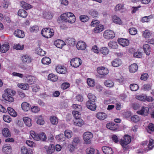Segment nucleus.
<instances>
[{
	"label": "nucleus",
	"mask_w": 154,
	"mask_h": 154,
	"mask_svg": "<svg viewBox=\"0 0 154 154\" xmlns=\"http://www.w3.org/2000/svg\"><path fill=\"white\" fill-rule=\"evenodd\" d=\"M60 17L62 20L65 22L72 23L75 22V17L74 14L71 12L65 13L61 15Z\"/></svg>",
	"instance_id": "nucleus-1"
},
{
	"label": "nucleus",
	"mask_w": 154,
	"mask_h": 154,
	"mask_svg": "<svg viewBox=\"0 0 154 154\" xmlns=\"http://www.w3.org/2000/svg\"><path fill=\"white\" fill-rule=\"evenodd\" d=\"M5 93L2 95V97L6 100L10 102H12L14 100L12 96L15 94V92L9 89H6L5 90Z\"/></svg>",
	"instance_id": "nucleus-2"
},
{
	"label": "nucleus",
	"mask_w": 154,
	"mask_h": 154,
	"mask_svg": "<svg viewBox=\"0 0 154 154\" xmlns=\"http://www.w3.org/2000/svg\"><path fill=\"white\" fill-rule=\"evenodd\" d=\"M131 141V137L128 135H125V136L120 141V144L122 146L123 149H126L127 148V145Z\"/></svg>",
	"instance_id": "nucleus-3"
},
{
	"label": "nucleus",
	"mask_w": 154,
	"mask_h": 154,
	"mask_svg": "<svg viewBox=\"0 0 154 154\" xmlns=\"http://www.w3.org/2000/svg\"><path fill=\"white\" fill-rule=\"evenodd\" d=\"M54 31L53 29L45 28L42 30V34L44 37L49 38L51 37L54 35Z\"/></svg>",
	"instance_id": "nucleus-4"
},
{
	"label": "nucleus",
	"mask_w": 154,
	"mask_h": 154,
	"mask_svg": "<svg viewBox=\"0 0 154 154\" xmlns=\"http://www.w3.org/2000/svg\"><path fill=\"white\" fill-rule=\"evenodd\" d=\"M83 138L86 144H89L91 142V139L93 137V134L90 132H86L83 135Z\"/></svg>",
	"instance_id": "nucleus-5"
},
{
	"label": "nucleus",
	"mask_w": 154,
	"mask_h": 154,
	"mask_svg": "<svg viewBox=\"0 0 154 154\" xmlns=\"http://www.w3.org/2000/svg\"><path fill=\"white\" fill-rule=\"evenodd\" d=\"M71 65L73 67L77 68L79 67L82 63V60L78 58L72 59L70 61Z\"/></svg>",
	"instance_id": "nucleus-6"
},
{
	"label": "nucleus",
	"mask_w": 154,
	"mask_h": 154,
	"mask_svg": "<svg viewBox=\"0 0 154 154\" xmlns=\"http://www.w3.org/2000/svg\"><path fill=\"white\" fill-rule=\"evenodd\" d=\"M103 36L106 39L113 38L115 36V34L112 31L106 30L104 32Z\"/></svg>",
	"instance_id": "nucleus-7"
},
{
	"label": "nucleus",
	"mask_w": 154,
	"mask_h": 154,
	"mask_svg": "<svg viewBox=\"0 0 154 154\" xmlns=\"http://www.w3.org/2000/svg\"><path fill=\"white\" fill-rule=\"evenodd\" d=\"M2 152L7 154H10L12 151V148L9 145L5 144L2 148Z\"/></svg>",
	"instance_id": "nucleus-8"
},
{
	"label": "nucleus",
	"mask_w": 154,
	"mask_h": 154,
	"mask_svg": "<svg viewBox=\"0 0 154 154\" xmlns=\"http://www.w3.org/2000/svg\"><path fill=\"white\" fill-rule=\"evenodd\" d=\"M76 47L78 50H84L86 48V45L85 42L80 41L78 42Z\"/></svg>",
	"instance_id": "nucleus-9"
},
{
	"label": "nucleus",
	"mask_w": 154,
	"mask_h": 154,
	"mask_svg": "<svg viewBox=\"0 0 154 154\" xmlns=\"http://www.w3.org/2000/svg\"><path fill=\"white\" fill-rule=\"evenodd\" d=\"M97 72L98 73L101 75H105L108 72V70L106 68L103 67H99L97 68Z\"/></svg>",
	"instance_id": "nucleus-10"
},
{
	"label": "nucleus",
	"mask_w": 154,
	"mask_h": 154,
	"mask_svg": "<svg viewBox=\"0 0 154 154\" xmlns=\"http://www.w3.org/2000/svg\"><path fill=\"white\" fill-rule=\"evenodd\" d=\"M47 154H52L55 151V146L53 144H51L49 146L45 147Z\"/></svg>",
	"instance_id": "nucleus-11"
},
{
	"label": "nucleus",
	"mask_w": 154,
	"mask_h": 154,
	"mask_svg": "<svg viewBox=\"0 0 154 154\" xmlns=\"http://www.w3.org/2000/svg\"><path fill=\"white\" fill-rule=\"evenodd\" d=\"M106 127L108 129L112 131H115L118 128V124L113 122L107 124Z\"/></svg>",
	"instance_id": "nucleus-12"
},
{
	"label": "nucleus",
	"mask_w": 154,
	"mask_h": 154,
	"mask_svg": "<svg viewBox=\"0 0 154 154\" xmlns=\"http://www.w3.org/2000/svg\"><path fill=\"white\" fill-rule=\"evenodd\" d=\"M14 34L15 36L19 38H23L25 36L24 32L23 30L20 29L15 30Z\"/></svg>",
	"instance_id": "nucleus-13"
},
{
	"label": "nucleus",
	"mask_w": 154,
	"mask_h": 154,
	"mask_svg": "<svg viewBox=\"0 0 154 154\" xmlns=\"http://www.w3.org/2000/svg\"><path fill=\"white\" fill-rule=\"evenodd\" d=\"M149 112L148 108L143 107L140 110L137 112V113L139 114L146 116L148 115Z\"/></svg>",
	"instance_id": "nucleus-14"
},
{
	"label": "nucleus",
	"mask_w": 154,
	"mask_h": 154,
	"mask_svg": "<svg viewBox=\"0 0 154 154\" xmlns=\"http://www.w3.org/2000/svg\"><path fill=\"white\" fill-rule=\"evenodd\" d=\"M86 105L88 109L91 110H94L96 108V105L95 102H91L90 101H88L87 102Z\"/></svg>",
	"instance_id": "nucleus-15"
},
{
	"label": "nucleus",
	"mask_w": 154,
	"mask_h": 154,
	"mask_svg": "<svg viewBox=\"0 0 154 154\" xmlns=\"http://www.w3.org/2000/svg\"><path fill=\"white\" fill-rule=\"evenodd\" d=\"M102 149L105 154H112L113 153L112 149L109 147L103 146L102 147Z\"/></svg>",
	"instance_id": "nucleus-16"
},
{
	"label": "nucleus",
	"mask_w": 154,
	"mask_h": 154,
	"mask_svg": "<svg viewBox=\"0 0 154 154\" xmlns=\"http://www.w3.org/2000/svg\"><path fill=\"white\" fill-rule=\"evenodd\" d=\"M27 82L30 85L34 84L36 81L35 78L32 75H28L26 76Z\"/></svg>",
	"instance_id": "nucleus-17"
},
{
	"label": "nucleus",
	"mask_w": 154,
	"mask_h": 154,
	"mask_svg": "<svg viewBox=\"0 0 154 154\" xmlns=\"http://www.w3.org/2000/svg\"><path fill=\"white\" fill-rule=\"evenodd\" d=\"M54 45L57 48H62L63 46L65 45V43L62 40L57 39L54 42Z\"/></svg>",
	"instance_id": "nucleus-18"
},
{
	"label": "nucleus",
	"mask_w": 154,
	"mask_h": 154,
	"mask_svg": "<svg viewBox=\"0 0 154 154\" xmlns=\"http://www.w3.org/2000/svg\"><path fill=\"white\" fill-rule=\"evenodd\" d=\"M143 48L146 55H149L150 54L151 48L149 44L144 45L143 46Z\"/></svg>",
	"instance_id": "nucleus-19"
},
{
	"label": "nucleus",
	"mask_w": 154,
	"mask_h": 154,
	"mask_svg": "<svg viewBox=\"0 0 154 154\" xmlns=\"http://www.w3.org/2000/svg\"><path fill=\"white\" fill-rule=\"evenodd\" d=\"M154 147V140L151 139L149 140V143L148 146L145 148L144 152H147L151 149Z\"/></svg>",
	"instance_id": "nucleus-20"
},
{
	"label": "nucleus",
	"mask_w": 154,
	"mask_h": 154,
	"mask_svg": "<svg viewBox=\"0 0 154 154\" xmlns=\"http://www.w3.org/2000/svg\"><path fill=\"white\" fill-rule=\"evenodd\" d=\"M138 67L136 63H133L129 66V69L130 72L131 73H134L137 70Z\"/></svg>",
	"instance_id": "nucleus-21"
},
{
	"label": "nucleus",
	"mask_w": 154,
	"mask_h": 154,
	"mask_svg": "<svg viewBox=\"0 0 154 154\" xmlns=\"http://www.w3.org/2000/svg\"><path fill=\"white\" fill-rule=\"evenodd\" d=\"M107 117V114L103 112H98L97 114V118L100 120H103L105 119Z\"/></svg>",
	"instance_id": "nucleus-22"
},
{
	"label": "nucleus",
	"mask_w": 154,
	"mask_h": 154,
	"mask_svg": "<svg viewBox=\"0 0 154 154\" xmlns=\"http://www.w3.org/2000/svg\"><path fill=\"white\" fill-rule=\"evenodd\" d=\"M119 44L123 47L128 46L129 45V41L125 39L121 38L118 40Z\"/></svg>",
	"instance_id": "nucleus-23"
},
{
	"label": "nucleus",
	"mask_w": 154,
	"mask_h": 154,
	"mask_svg": "<svg viewBox=\"0 0 154 154\" xmlns=\"http://www.w3.org/2000/svg\"><path fill=\"white\" fill-rule=\"evenodd\" d=\"M112 66L114 67H117L122 64V61L119 59H116L114 60L111 62Z\"/></svg>",
	"instance_id": "nucleus-24"
},
{
	"label": "nucleus",
	"mask_w": 154,
	"mask_h": 154,
	"mask_svg": "<svg viewBox=\"0 0 154 154\" xmlns=\"http://www.w3.org/2000/svg\"><path fill=\"white\" fill-rule=\"evenodd\" d=\"M56 70L57 72L59 73L65 74L66 72V69L64 66H58L56 68Z\"/></svg>",
	"instance_id": "nucleus-25"
},
{
	"label": "nucleus",
	"mask_w": 154,
	"mask_h": 154,
	"mask_svg": "<svg viewBox=\"0 0 154 154\" xmlns=\"http://www.w3.org/2000/svg\"><path fill=\"white\" fill-rule=\"evenodd\" d=\"M22 61L24 63H29L31 62V57L28 55H23L21 58Z\"/></svg>",
	"instance_id": "nucleus-26"
},
{
	"label": "nucleus",
	"mask_w": 154,
	"mask_h": 154,
	"mask_svg": "<svg viewBox=\"0 0 154 154\" xmlns=\"http://www.w3.org/2000/svg\"><path fill=\"white\" fill-rule=\"evenodd\" d=\"M30 134L31 136L30 137L31 139V137H32L34 140L36 141H38L39 140V134H37L33 131H31L30 132Z\"/></svg>",
	"instance_id": "nucleus-27"
},
{
	"label": "nucleus",
	"mask_w": 154,
	"mask_h": 154,
	"mask_svg": "<svg viewBox=\"0 0 154 154\" xmlns=\"http://www.w3.org/2000/svg\"><path fill=\"white\" fill-rule=\"evenodd\" d=\"M22 109L25 111H27L30 109V106L26 102H23L21 104Z\"/></svg>",
	"instance_id": "nucleus-28"
},
{
	"label": "nucleus",
	"mask_w": 154,
	"mask_h": 154,
	"mask_svg": "<svg viewBox=\"0 0 154 154\" xmlns=\"http://www.w3.org/2000/svg\"><path fill=\"white\" fill-rule=\"evenodd\" d=\"M9 48V46L8 44H6L3 45L1 46L0 51L4 53L7 52Z\"/></svg>",
	"instance_id": "nucleus-29"
},
{
	"label": "nucleus",
	"mask_w": 154,
	"mask_h": 154,
	"mask_svg": "<svg viewBox=\"0 0 154 154\" xmlns=\"http://www.w3.org/2000/svg\"><path fill=\"white\" fill-rule=\"evenodd\" d=\"M18 15L23 18H26L27 15V13L25 10L21 9L18 11Z\"/></svg>",
	"instance_id": "nucleus-30"
},
{
	"label": "nucleus",
	"mask_w": 154,
	"mask_h": 154,
	"mask_svg": "<svg viewBox=\"0 0 154 154\" xmlns=\"http://www.w3.org/2000/svg\"><path fill=\"white\" fill-rule=\"evenodd\" d=\"M20 5L23 8L26 10L31 8L32 7L31 5L23 1L21 2Z\"/></svg>",
	"instance_id": "nucleus-31"
},
{
	"label": "nucleus",
	"mask_w": 154,
	"mask_h": 154,
	"mask_svg": "<svg viewBox=\"0 0 154 154\" xmlns=\"http://www.w3.org/2000/svg\"><path fill=\"white\" fill-rule=\"evenodd\" d=\"M21 152L22 154H31V150L27 149L25 146H23L21 149Z\"/></svg>",
	"instance_id": "nucleus-32"
},
{
	"label": "nucleus",
	"mask_w": 154,
	"mask_h": 154,
	"mask_svg": "<svg viewBox=\"0 0 154 154\" xmlns=\"http://www.w3.org/2000/svg\"><path fill=\"white\" fill-rule=\"evenodd\" d=\"M23 120L26 126L29 127L31 126L32 123L30 119L28 117H25L23 118Z\"/></svg>",
	"instance_id": "nucleus-33"
},
{
	"label": "nucleus",
	"mask_w": 154,
	"mask_h": 154,
	"mask_svg": "<svg viewBox=\"0 0 154 154\" xmlns=\"http://www.w3.org/2000/svg\"><path fill=\"white\" fill-rule=\"evenodd\" d=\"M103 26L102 25H99L96 26L94 29V32L96 33H98L102 32L103 29Z\"/></svg>",
	"instance_id": "nucleus-34"
},
{
	"label": "nucleus",
	"mask_w": 154,
	"mask_h": 154,
	"mask_svg": "<svg viewBox=\"0 0 154 154\" xmlns=\"http://www.w3.org/2000/svg\"><path fill=\"white\" fill-rule=\"evenodd\" d=\"M3 135L5 137H10L11 133L9 130L8 128H4L2 130Z\"/></svg>",
	"instance_id": "nucleus-35"
},
{
	"label": "nucleus",
	"mask_w": 154,
	"mask_h": 154,
	"mask_svg": "<svg viewBox=\"0 0 154 154\" xmlns=\"http://www.w3.org/2000/svg\"><path fill=\"white\" fill-rule=\"evenodd\" d=\"M84 123L83 121L80 119H77L74 120V124L78 126H82Z\"/></svg>",
	"instance_id": "nucleus-36"
},
{
	"label": "nucleus",
	"mask_w": 154,
	"mask_h": 154,
	"mask_svg": "<svg viewBox=\"0 0 154 154\" xmlns=\"http://www.w3.org/2000/svg\"><path fill=\"white\" fill-rule=\"evenodd\" d=\"M7 110L8 113L11 116L14 117L17 116V112L12 108L8 107L7 108Z\"/></svg>",
	"instance_id": "nucleus-37"
},
{
	"label": "nucleus",
	"mask_w": 154,
	"mask_h": 154,
	"mask_svg": "<svg viewBox=\"0 0 154 154\" xmlns=\"http://www.w3.org/2000/svg\"><path fill=\"white\" fill-rule=\"evenodd\" d=\"M100 52L104 55L108 54L109 53V49L106 47L101 48L100 50Z\"/></svg>",
	"instance_id": "nucleus-38"
},
{
	"label": "nucleus",
	"mask_w": 154,
	"mask_h": 154,
	"mask_svg": "<svg viewBox=\"0 0 154 154\" xmlns=\"http://www.w3.org/2000/svg\"><path fill=\"white\" fill-rule=\"evenodd\" d=\"M58 79L57 76L53 74H49L48 76V79L53 82L56 81Z\"/></svg>",
	"instance_id": "nucleus-39"
},
{
	"label": "nucleus",
	"mask_w": 154,
	"mask_h": 154,
	"mask_svg": "<svg viewBox=\"0 0 154 154\" xmlns=\"http://www.w3.org/2000/svg\"><path fill=\"white\" fill-rule=\"evenodd\" d=\"M51 59L49 57H43L42 60V63L44 64H49L51 63Z\"/></svg>",
	"instance_id": "nucleus-40"
},
{
	"label": "nucleus",
	"mask_w": 154,
	"mask_h": 154,
	"mask_svg": "<svg viewBox=\"0 0 154 154\" xmlns=\"http://www.w3.org/2000/svg\"><path fill=\"white\" fill-rule=\"evenodd\" d=\"M80 139L79 137H74L73 138L71 146L74 147H75L80 142Z\"/></svg>",
	"instance_id": "nucleus-41"
},
{
	"label": "nucleus",
	"mask_w": 154,
	"mask_h": 154,
	"mask_svg": "<svg viewBox=\"0 0 154 154\" xmlns=\"http://www.w3.org/2000/svg\"><path fill=\"white\" fill-rule=\"evenodd\" d=\"M152 86L150 84H145L142 86V89L145 91H148L151 89Z\"/></svg>",
	"instance_id": "nucleus-42"
},
{
	"label": "nucleus",
	"mask_w": 154,
	"mask_h": 154,
	"mask_svg": "<svg viewBox=\"0 0 154 154\" xmlns=\"http://www.w3.org/2000/svg\"><path fill=\"white\" fill-rule=\"evenodd\" d=\"M112 20L114 23L116 24H121L122 23L121 19L116 15L113 16Z\"/></svg>",
	"instance_id": "nucleus-43"
},
{
	"label": "nucleus",
	"mask_w": 154,
	"mask_h": 154,
	"mask_svg": "<svg viewBox=\"0 0 154 154\" xmlns=\"http://www.w3.org/2000/svg\"><path fill=\"white\" fill-rule=\"evenodd\" d=\"M104 84L107 87L111 88L113 86L114 83L113 82L110 80H107L106 81Z\"/></svg>",
	"instance_id": "nucleus-44"
},
{
	"label": "nucleus",
	"mask_w": 154,
	"mask_h": 154,
	"mask_svg": "<svg viewBox=\"0 0 154 154\" xmlns=\"http://www.w3.org/2000/svg\"><path fill=\"white\" fill-rule=\"evenodd\" d=\"M109 47L111 48L116 49L118 48L117 43L114 41L110 42L108 43Z\"/></svg>",
	"instance_id": "nucleus-45"
},
{
	"label": "nucleus",
	"mask_w": 154,
	"mask_h": 154,
	"mask_svg": "<svg viewBox=\"0 0 154 154\" xmlns=\"http://www.w3.org/2000/svg\"><path fill=\"white\" fill-rule=\"evenodd\" d=\"M18 86L19 88L24 90H28L29 88L28 84H18Z\"/></svg>",
	"instance_id": "nucleus-46"
},
{
	"label": "nucleus",
	"mask_w": 154,
	"mask_h": 154,
	"mask_svg": "<svg viewBox=\"0 0 154 154\" xmlns=\"http://www.w3.org/2000/svg\"><path fill=\"white\" fill-rule=\"evenodd\" d=\"M88 97L89 101L92 102L93 103L95 102L96 100V98L95 96L92 94L91 93H89L88 94Z\"/></svg>",
	"instance_id": "nucleus-47"
},
{
	"label": "nucleus",
	"mask_w": 154,
	"mask_h": 154,
	"mask_svg": "<svg viewBox=\"0 0 154 154\" xmlns=\"http://www.w3.org/2000/svg\"><path fill=\"white\" fill-rule=\"evenodd\" d=\"M140 118L139 117L136 115H134L132 116L131 118V121L134 122H137L140 120Z\"/></svg>",
	"instance_id": "nucleus-48"
},
{
	"label": "nucleus",
	"mask_w": 154,
	"mask_h": 154,
	"mask_svg": "<svg viewBox=\"0 0 154 154\" xmlns=\"http://www.w3.org/2000/svg\"><path fill=\"white\" fill-rule=\"evenodd\" d=\"M89 14L93 17H97L98 12L94 10H91L89 12Z\"/></svg>",
	"instance_id": "nucleus-49"
},
{
	"label": "nucleus",
	"mask_w": 154,
	"mask_h": 154,
	"mask_svg": "<svg viewBox=\"0 0 154 154\" xmlns=\"http://www.w3.org/2000/svg\"><path fill=\"white\" fill-rule=\"evenodd\" d=\"M151 35V32L147 29L145 30L143 32V35L145 38H149Z\"/></svg>",
	"instance_id": "nucleus-50"
},
{
	"label": "nucleus",
	"mask_w": 154,
	"mask_h": 154,
	"mask_svg": "<svg viewBox=\"0 0 154 154\" xmlns=\"http://www.w3.org/2000/svg\"><path fill=\"white\" fill-rule=\"evenodd\" d=\"M50 120L53 125H57L58 122L57 119L54 116H51L50 118Z\"/></svg>",
	"instance_id": "nucleus-51"
},
{
	"label": "nucleus",
	"mask_w": 154,
	"mask_h": 154,
	"mask_svg": "<svg viewBox=\"0 0 154 154\" xmlns=\"http://www.w3.org/2000/svg\"><path fill=\"white\" fill-rule=\"evenodd\" d=\"M131 90L133 91H136L139 89L138 85L136 84H131L130 86Z\"/></svg>",
	"instance_id": "nucleus-52"
},
{
	"label": "nucleus",
	"mask_w": 154,
	"mask_h": 154,
	"mask_svg": "<svg viewBox=\"0 0 154 154\" xmlns=\"http://www.w3.org/2000/svg\"><path fill=\"white\" fill-rule=\"evenodd\" d=\"M146 96L145 94H144L138 95L136 97L137 99L142 101L145 100V99H146Z\"/></svg>",
	"instance_id": "nucleus-53"
},
{
	"label": "nucleus",
	"mask_w": 154,
	"mask_h": 154,
	"mask_svg": "<svg viewBox=\"0 0 154 154\" xmlns=\"http://www.w3.org/2000/svg\"><path fill=\"white\" fill-rule=\"evenodd\" d=\"M72 114L75 119H79L81 116L80 113L78 111H73L72 112Z\"/></svg>",
	"instance_id": "nucleus-54"
},
{
	"label": "nucleus",
	"mask_w": 154,
	"mask_h": 154,
	"mask_svg": "<svg viewBox=\"0 0 154 154\" xmlns=\"http://www.w3.org/2000/svg\"><path fill=\"white\" fill-rule=\"evenodd\" d=\"M56 139L58 141H63L65 140L63 134H60L56 136Z\"/></svg>",
	"instance_id": "nucleus-55"
},
{
	"label": "nucleus",
	"mask_w": 154,
	"mask_h": 154,
	"mask_svg": "<svg viewBox=\"0 0 154 154\" xmlns=\"http://www.w3.org/2000/svg\"><path fill=\"white\" fill-rule=\"evenodd\" d=\"M87 83L88 86L90 87H93L95 85L94 80L90 78L87 79Z\"/></svg>",
	"instance_id": "nucleus-56"
},
{
	"label": "nucleus",
	"mask_w": 154,
	"mask_h": 154,
	"mask_svg": "<svg viewBox=\"0 0 154 154\" xmlns=\"http://www.w3.org/2000/svg\"><path fill=\"white\" fill-rule=\"evenodd\" d=\"M66 42L68 45L73 46L75 44V39L72 38H69L67 40Z\"/></svg>",
	"instance_id": "nucleus-57"
},
{
	"label": "nucleus",
	"mask_w": 154,
	"mask_h": 154,
	"mask_svg": "<svg viewBox=\"0 0 154 154\" xmlns=\"http://www.w3.org/2000/svg\"><path fill=\"white\" fill-rule=\"evenodd\" d=\"M44 15L45 18L48 19H51L53 16L52 14L49 12L45 13L44 14Z\"/></svg>",
	"instance_id": "nucleus-58"
},
{
	"label": "nucleus",
	"mask_w": 154,
	"mask_h": 154,
	"mask_svg": "<svg viewBox=\"0 0 154 154\" xmlns=\"http://www.w3.org/2000/svg\"><path fill=\"white\" fill-rule=\"evenodd\" d=\"M72 132L69 130H66L64 131V135L67 138H69L72 137Z\"/></svg>",
	"instance_id": "nucleus-59"
},
{
	"label": "nucleus",
	"mask_w": 154,
	"mask_h": 154,
	"mask_svg": "<svg viewBox=\"0 0 154 154\" xmlns=\"http://www.w3.org/2000/svg\"><path fill=\"white\" fill-rule=\"evenodd\" d=\"M80 18L81 21L83 22H85L87 21L89 19V18L88 16L85 15H82L80 16Z\"/></svg>",
	"instance_id": "nucleus-60"
},
{
	"label": "nucleus",
	"mask_w": 154,
	"mask_h": 154,
	"mask_svg": "<svg viewBox=\"0 0 154 154\" xmlns=\"http://www.w3.org/2000/svg\"><path fill=\"white\" fill-rule=\"evenodd\" d=\"M129 31L130 34L132 35H136L137 32V29L135 28H130L129 30Z\"/></svg>",
	"instance_id": "nucleus-61"
},
{
	"label": "nucleus",
	"mask_w": 154,
	"mask_h": 154,
	"mask_svg": "<svg viewBox=\"0 0 154 154\" xmlns=\"http://www.w3.org/2000/svg\"><path fill=\"white\" fill-rule=\"evenodd\" d=\"M39 140H42V141H45L46 139V137L44 133H40L39 135Z\"/></svg>",
	"instance_id": "nucleus-62"
},
{
	"label": "nucleus",
	"mask_w": 154,
	"mask_h": 154,
	"mask_svg": "<svg viewBox=\"0 0 154 154\" xmlns=\"http://www.w3.org/2000/svg\"><path fill=\"white\" fill-rule=\"evenodd\" d=\"M94 152V149L92 148H88L86 150V152L87 154H93Z\"/></svg>",
	"instance_id": "nucleus-63"
},
{
	"label": "nucleus",
	"mask_w": 154,
	"mask_h": 154,
	"mask_svg": "<svg viewBox=\"0 0 154 154\" xmlns=\"http://www.w3.org/2000/svg\"><path fill=\"white\" fill-rule=\"evenodd\" d=\"M3 119L5 122H10L11 120V118L8 115H4L3 116Z\"/></svg>",
	"instance_id": "nucleus-64"
}]
</instances>
